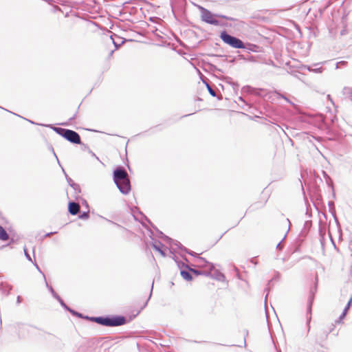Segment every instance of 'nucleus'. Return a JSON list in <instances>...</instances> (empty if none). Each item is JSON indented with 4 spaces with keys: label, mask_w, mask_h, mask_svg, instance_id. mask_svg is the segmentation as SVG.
Instances as JSON below:
<instances>
[{
    "label": "nucleus",
    "mask_w": 352,
    "mask_h": 352,
    "mask_svg": "<svg viewBox=\"0 0 352 352\" xmlns=\"http://www.w3.org/2000/svg\"><path fill=\"white\" fill-rule=\"evenodd\" d=\"M89 320L101 325L108 327H116L125 323V318L122 316L113 318L93 317L90 318Z\"/></svg>",
    "instance_id": "f257e3e1"
},
{
    "label": "nucleus",
    "mask_w": 352,
    "mask_h": 352,
    "mask_svg": "<svg viewBox=\"0 0 352 352\" xmlns=\"http://www.w3.org/2000/svg\"><path fill=\"white\" fill-rule=\"evenodd\" d=\"M221 39L227 45L236 49H243L245 45L242 41L228 34L226 32L223 31L220 34Z\"/></svg>",
    "instance_id": "f03ea898"
},
{
    "label": "nucleus",
    "mask_w": 352,
    "mask_h": 352,
    "mask_svg": "<svg viewBox=\"0 0 352 352\" xmlns=\"http://www.w3.org/2000/svg\"><path fill=\"white\" fill-rule=\"evenodd\" d=\"M60 131V134L68 141L74 144L80 143V137L76 131L65 129H61Z\"/></svg>",
    "instance_id": "7ed1b4c3"
},
{
    "label": "nucleus",
    "mask_w": 352,
    "mask_h": 352,
    "mask_svg": "<svg viewBox=\"0 0 352 352\" xmlns=\"http://www.w3.org/2000/svg\"><path fill=\"white\" fill-rule=\"evenodd\" d=\"M115 183L123 194H127L131 190V184L129 177Z\"/></svg>",
    "instance_id": "20e7f679"
},
{
    "label": "nucleus",
    "mask_w": 352,
    "mask_h": 352,
    "mask_svg": "<svg viewBox=\"0 0 352 352\" xmlns=\"http://www.w3.org/2000/svg\"><path fill=\"white\" fill-rule=\"evenodd\" d=\"M197 266L204 269V272L210 273L213 269L214 265L212 263L208 262L202 257H198L196 259Z\"/></svg>",
    "instance_id": "39448f33"
},
{
    "label": "nucleus",
    "mask_w": 352,
    "mask_h": 352,
    "mask_svg": "<svg viewBox=\"0 0 352 352\" xmlns=\"http://www.w3.org/2000/svg\"><path fill=\"white\" fill-rule=\"evenodd\" d=\"M128 177L126 171L121 168H118L114 170L113 180L115 182H120Z\"/></svg>",
    "instance_id": "423d86ee"
},
{
    "label": "nucleus",
    "mask_w": 352,
    "mask_h": 352,
    "mask_svg": "<svg viewBox=\"0 0 352 352\" xmlns=\"http://www.w3.org/2000/svg\"><path fill=\"white\" fill-rule=\"evenodd\" d=\"M202 19L210 24H218L217 20L214 19L213 15L208 11H206L202 14Z\"/></svg>",
    "instance_id": "0eeeda50"
},
{
    "label": "nucleus",
    "mask_w": 352,
    "mask_h": 352,
    "mask_svg": "<svg viewBox=\"0 0 352 352\" xmlns=\"http://www.w3.org/2000/svg\"><path fill=\"white\" fill-rule=\"evenodd\" d=\"M68 210L72 215L77 214L80 211V206L75 202H69L68 205Z\"/></svg>",
    "instance_id": "6e6552de"
},
{
    "label": "nucleus",
    "mask_w": 352,
    "mask_h": 352,
    "mask_svg": "<svg viewBox=\"0 0 352 352\" xmlns=\"http://www.w3.org/2000/svg\"><path fill=\"white\" fill-rule=\"evenodd\" d=\"M9 239V235L6 230L0 225V240L6 241Z\"/></svg>",
    "instance_id": "1a4fd4ad"
},
{
    "label": "nucleus",
    "mask_w": 352,
    "mask_h": 352,
    "mask_svg": "<svg viewBox=\"0 0 352 352\" xmlns=\"http://www.w3.org/2000/svg\"><path fill=\"white\" fill-rule=\"evenodd\" d=\"M182 277L186 280L190 281L192 279V277L189 272L182 270L180 272Z\"/></svg>",
    "instance_id": "9d476101"
},
{
    "label": "nucleus",
    "mask_w": 352,
    "mask_h": 352,
    "mask_svg": "<svg viewBox=\"0 0 352 352\" xmlns=\"http://www.w3.org/2000/svg\"><path fill=\"white\" fill-rule=\"evenodd\" d=\"M146 302H142L140 305L138 306V309L137 310V314H138L146 306Z\"/></svg>",
    "instance_id": "9b49d317"
},
{
    "label": "nucleus",
    "mask_w": 352,
    "mask_h": 352,
    "mask_svg": "<svg viewBox=\"0 0 352 352\" xmlns=\"http://www.w3.org/2000/svg\"><path fill=\"white\" fill-rule=\"evenodd\" d=\"M89 217V212H83L80 215V218L82 219H86Z\"/></svg>",
    "instance_id": "f8f14e48"
},
{
    "label": "nucleus",
    "mask_w": 352,
    "mask_h": 352,
    "mask_svg": "<svg viewBox=\"0 0 352 352\" xmlns=\"http://www.w3.org/2000/svg\"><path fill=\"white\" fill-rule=\"evenodd\" d=\"M207 87H208V89L209 93L212 96H216L215 91L208 85H207Z\"/></svg>",
    "instance_id": "ddd939ff"
},
{
    "label": "nucleus",
    "mask_w": 352,
    "mask_h": 352,
    "mask_svg": "<svg viewBox=\"0 0 352 352\" xmlns=\"http://www.w3.org/2000/svg\"><path fill=\"white\" fill-rule=\"evenodd\" d=\"M277 248H278L279 250H281L282 249V245L280 244V241H279L276 245Z\"/></svg>",
    "instance_id": "4468645a"
},
{
    "label": "nucleus",
    "mask_w": 352,
    "mask_h": 352,
    "mask_svg": "<svg viewBox=\"0 0 352 352\" xmlns=\"http://www.w3.org/2000/svg\"><path fill=\"white\" fill-rule=\"evenodd\" d=\"M153 247H154V248H155V250H158L159 252H162V251H161V250H160V249H159L156 245H154Z\"/></svg>",
    "instance_id": "2eb2a0df"
},
{
    "label": "nucleus",
    "mask_w": 352,
    "mask_h": 352,
    "mask_svg": "<svg viewBox=\"0 0 352 352\" xmlns=\"http://www.w3.org/2000/svg\"><path fill=\"white\" fill-rule=\"evenodd\" d=\"M192 270V272H193L194 273H195V274H198V273H197V272L196 270Z\"/></svg>",
    "instance_id": "dca6fc26"
}]
</instances>
